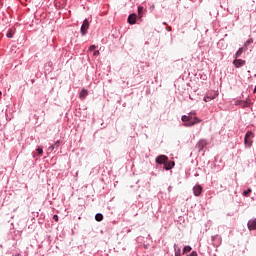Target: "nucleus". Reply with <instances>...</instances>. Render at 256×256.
Returning <instances> with one entry per match:
<instances>
[{
  "label": "nucleus",
  "instance_id": "nucleus-12",
  "mask_svg": "<svg viewBox=\"0 0 256 256\" xmlns=\"http://www.w3.org/2000/svg\"><path fill=\"white\" fill-rule=\"evenodd\" d=\"M243 51H245V48H239L235 54V59H239V57H241V55H243Z\"/></svg>",
  "mask_w": 256,
  "mask_h": 256
},
{
  "label": "nucleus",
  "instance_id": "nucleus-11",
  "mask_svg": "<svg viewBox=\"0 0 256 256\" xmlns=\"http://www.w3.org/2000/svg\"><path fill=\"white\" fill-rule=\"evenodd\" d=\"M136 21H137V15H136V14H131V15H129V17H128V23H129L130 25H135Z\"/></svg>",
  "mask_w": 256,
  "mask_h": 256
},
{
  "label": "nucleus",
  "instance_id": "nucleus-5",
  "mask_svg": "<svg viewBox=\"0 0 256 256\" xmlns=\"http://www.w3.org/2000/svg\"><path fill=\"white\" fill-rule=\"evenodd\" d=\"M232 63L234 65V67H236V69H241V67H244L246 61L243 60V59H237L236 58V59L233 60Z\"/></svg>",
  "mask_w": 256,
  "mask_h": 256
},
{
  "label": "nucleus",
  "instance_id": "nucleus-3",
  "mask_svg": "<svg viewBox=\"0 0 256 256\" xmlns=\"http://www.w3.org/2000/svg\"><path fill=\"white\" fill-rule=\"evenodd\" d=\"M89 30V20L85 19L83 21V24L81 26V29H80V33L82 36H85L87 35V31Z\"/></svg>",
  "mask_w": 256,
  "mask_h": 256
},
{
  "label": "nucleus",
  "instance_id": "nucleus-21",
  "mask_svg": "<svg viewBox=\"0 0 256 256\" xmlns=\"http://www.w3.org/2000/svg\"><path fill=\"white\" fill-rule=\"evenodd\" d=\"M94 49H97V46L91 45V46L89 47V49H88V53L91 52V51H93Z\"/></svg>",
  "mask_w": 256,
  "mask_h": 256
},
{
  "label": "nucleus",
  "instance_id": "nucleus-29",
  "mask_svg": "<svg viewBox=\"0 0 256 256\" xmlns=\"http://www.w3.org/2000/svg\"><path fill=\"white\" fill-rule=\"evenodd\" d=\"M16 256H20L19 254H17Z\"/></svg>",
  "mask_w": 256,
  "mask_h": 256
},
{
  "label": "nucleus",
  "instance_id": "nucleus-20",
  "mask_svg": "<svg viewBox=\"0 0 256 256\" xmlns=\"http://www.w3.org/2000/svg\"><path fill=\"white\" fill-rule=\"evenodd\" d=\"M7 37H8V39H12V37H13V31H9L8 33H7Z\"/></svg>",
  "mask_w": 256,
  "mask_h": 256
},
{
  "label": "nucleus",
  "instance_id": "nucleus-8",
  "mask_svg": "<svg viewBox=\"0 0 256 256\" xmlns=\"http://www.w3.org/2000/svg\"><path fill=\"white\" fill-rule=\"evenodd\" d=\"M173 167H175L174 161H169V162L166 161V163H164V169H166V171H171Z\"/></svg>",
  "mask_w": 256,
  "mask_h": 256
},
{
  "label": "nucleus",
  "instance_id": "nucleus-9",
  "mask_svg": "<svg viewBox=\"0 0 256 256\" xmlns=\"http://www.w3.org/2000/svg\"><path fill=\"white\" fill-rule=\"evenodd\" d=\"M202 191H203V188L200 185H196L193 188V192L196 197H199V195H201Z\"/></svg>",
  "mask_w": 256,
  "mask_h": 256
},
{
  "label": "nucleus",
  "instance_id": "nucleus-1",
  "mask_svg": "<svg viewBox=\"0 0 256 256\" xmlns=\"http://www.w3.org/2000/svg\"><path fill=\"white\" fill-rule=\"evenodd\" d=\"M182 121L185 127H193V125H196V123H201V120L199 118H193V113H189L188 115L182 116Z\"/></svg>",
  "mask_w": 256,
  "mask_h": 256
},
{
  "label": "nucleus",
  "instance_id": "nucleus-2",
  "mask_svg": "<svg viewBox=\"0 0 256 256\" xmlns=\"http://www.w3.org/2000/svg\"><path fill=\"white\" fill-rule=\"evenodd\" d=\"M219 97V93L215 91L208 92L204 97L205 103H209V101H213V99H217Z\"/></svg>",
  "mask_w": 256,
  "mask_h": 256
},
{
  "label": "nucleus",
  "instance_id": "nucleus-25",
  "mask_svg": "<svg viewBox=\"0 0 256 256\" xmlns=\"http://www.w3.org/2000/svg\"><path fill=\"white\" fill-rule=\"evenodd\" d=\"M190 256H197V252L196 251H193Z\"/></svg>",
  "mask_w": 256,
  "mask_h": 256
},
{
  "label": "nucleus",
  "instance_id": "nucleus-15",
  "mask_svg": "<svg viewBox=\"0 0 256 256\" xmlns=\"http://www.w3.org/2000/svg\"><path fill=\"white\" fill-rule=\"evenodd\" d=\"M95 220L98 221V222L102 221L103 220V214H101V213L96 214L95 215Z\"/></svg>",
  "mask_w": 256,
  "mask_h": 256
},
{
  "label": "nucleus",
  "instance_id": "nucleus-6",
  "mask_svg": "<svg viewBox=\"0 0 256 256\" xmlns=\"http://www.w3.org/2000/svg\"><path fill=\"white\" fill-rule=\"evenodd\" d=\"M207 147V140L206 139H200L198 143L196 144V149L198 151H201L202 149H205Z\"/></svg>",
  "mask_w": 256,
  "mask_h": 256
},
{
  "label": "nucleus",
  "instance_id": "nucleus-18",
  "mask_svg": "<svg viewBox=\"0 0 256 256\" xmlns=\"http://www.w3.org/2000/svg\"><path fill=\"white\" fill-rule=\"evenodd\" d=\"M191 251V246H185L183 248V255H185V253H189Z\"/></svg>",
  "mask_w": 256,
  "mask_h": 256
},
{
  "label": "nucleus",
  "instance_id": "nucleus-4",
  "mask_svg": "<svg viewBox=\"0 0 256 256\" xmlns=\"http://www.w3.org/2000/svg\"><path fill=\"white\" fill-rule=\"evenodd\" d=\"M253 137H255V134H253L251 131H248L244 138L245 144L251 146V143H253Z\"/></svg>",
  "mask_w": 256,
  "mask_h": 256
},
{
  "label": "nucleus",
  "instance_id": "nucleus-10",
  "mask_svg": "<svg viewBox=\"0 0 256 256\" xmlns=\"http://www.w3.org/2000/svg\"><path fill=\"white\" fill-rule=\"evenodd\" d=\"M248 229L249 231H255L256 229V219H252L248 221Z\"/></svg>",
  "mask_w": 256,
  "mask_h": 256
},
{
  "label": "nucleus",
  "instance_id": "nucleus-14",
  "mask_svg": "<svg viewBox=\"0 0 256 256\" xmlns=\"http://www.w3.org/2000/svg\"><path fill=\"white\" fill-rule=\"evenodd\" d=\"M174 251H175V256H181V248H177V245H174Z\"/></svg>",
  "mask_w": 256,
  "mask_h": 256
},
{
  "label": "nucleus",
  "instance_id": "nucleus-17",
  "mask_svg": "<svg viewBox=\"0 0 256 256\" xmlns=\"http://www.w3.org/2000/svg\"><path fill=\"white\" fill-rule=\"evenodd\" d=\"M251 192H252L251 188H248L247 190H245V191L243 192V196H244V197H249V195H250Z\"/></svg>",
  "mask_w": 256,
  "mask_h": 256
},
{
  "label": "nucleus",
  "instance_id": "nucleus-16",
  "mask_svg": "<svg viewBox=\"0 0 256 256\" xmlns=\"http://www.w3.org/2000/svg\"><path fill=\"white\" fill-rule=\"evenodd\" d=\"M251 43H253V38H249V39L245 42L244 47H246V49H247V47L250 46Z\"/></svg>",
  "mask_w": 256,
  "mask_h": 256
},
{
  "label": "nucleus",
  "instance_id": "nucleus-13",
  "mask_svg": "<svg viewBox=\"0 0 256 256\" xmlns=\"http://www.w3.org/2000/svg\"><path fill=\"white\" fill-rule=\"evenodd\" d=\"M87 95H89V92H87V90L83 89L80 92V99H85V97H87Z\"/></svg>",
  "mask_w": 256,
  "mask_h": 256
},
{
  "label": "nucleus",
  "instance_id": "nucleus-19",
  "mask_svg": "<svg viewBox=\"0 0 256 256\" xmlns=\"http://www.w3.org/2000/svg\"><path fill=\"white\" fill-rule=\"evenodd\" d=\"M143 13V6L138 7V16L141 18Z\"/></svg>",
  "mask_w": 256,
  "mask_h": 256
},
{
  "label": "nucleus",
  "instance_id": "nucleus-24",
  "mask_svg": "<svg viewBox=\"0 0 256 256\" xmlns=\"http://www.w3.org/2000/svg\"><path fill=\"white\" fill-rule=\"evenodd\" d=\"M94 56H97L99 55V50H95L94 53H93Z\"/></svg>",
  "mask_w": 256,
  "mask_h": 256
},
{
  "label": "nucleus",
  "instance_id": "nucleus-7",
  "mask_svg": "<svg viewBox=\"0 0 256 256\" xmlns=\"http://www.w3.org/2000/svg\"><path fill=\"white\" fill-rule=\"evenodd\" d=\"M167 161H169V158L165 155H160L156 158V163H158L159 165H165Z\"/></svg>",
  "mask_w": 256,
  "mask_h": 256
},
{
  "label": "nucleus",
  "instance_id": "nucleus-26",
  "mask_svg": "<svg viewBox=\"0 0 256 256\" xmlns=\"http://www.w3.org/2000/svg\"><path fill=\"white\" fill-rule=\"evenodd\" d=\"M54 149H55V146L53 145L49 147V151H53Z\"/></svg>",
  "mask_w": 256,
  "mask_h": 256
},
{
  "label": "nucleus",
  "instance_id": "nucleus-27",
  "mask_svg": "<svg viewBox=\"0 0 256 256\" xmlns=\"http://www.w3.org/2000/svg\"><path fill=\"white\" fill-rule=\"evenodd\" d=\"M243 107H247V102H242Z\"/></svg>",
  "mask_w": 256,
  "mask_h": 256
},
{
  "label": "nucleus",
  "instance_id": "nucleus-28",
  "mask_svg": "<svg viewBox=\"0 0 256 256\" xmlns=\"http://www.w3.org/2000/svg\"><path fill=\"white\" fill-rule=\"evenodd\" d=\"M55 145H56L57 147H59V141H56V142H55Z\"/></svg>",
  "mask_w": 256,
  "mask_h": 256
},
{
  "label": "nucleus",
  "instance_id": "nucleus-23",
  "mask_svg": "<svg viewBox=\"0 0 256 256\" xmlns=\"http://www.w3.org/2000/svg\"><path fill=\"white\" fill-rule=\"evenodd\" d=\"M53 219H54V221L57 222V221H59V216H58V215H54V216H53Z\"/></svg>",
  "mask_w": 256,
  "mask_h": 256
},
{
  "label": "nucleus",
  "instance_id": "nucleus-30",
  "mask_svg": "<svg viewBox=\"0 0 256 256\" xmlns=\"http://www.w3.org/2000/svg\"><path fill=\"white\" fill-rule=\"evenodd\" d=\"M0 95H1V91H0Z\"/></svg>",
  "mask_w": 256,
  "mask_h": 256
},
{
  "label": "nucleus",
  "instance_id": "nucleus-22",
  "mask_svg": "<svg viewBox=\"0 0 256 256\" xmlns=\"http://www.w3.org/2000/svg\"><path fill=\"white\" fill-rule=\"evenodd\" d=\"M36 151L38 155H43V148H37Z\"/></svg>",
  "mask_w": 256,
  "mask_h": 256
}]
</instances>
